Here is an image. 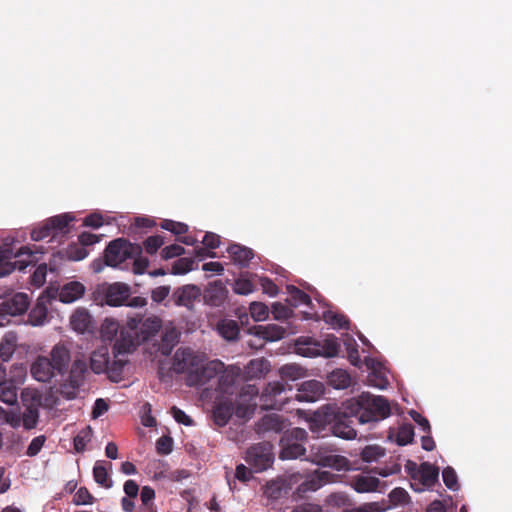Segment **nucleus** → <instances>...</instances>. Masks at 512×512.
<instances>
[{"mask_svg": "<svg viewBox=\"0 0 512 512\" xmlns=\"http://www.w3.org/2000/svg\"><path fill=\"white\" fill-rule=\"evenodd\" d=\"M289 392H292L291 386L287 388L282 381L268 383L259 397L261 408L281 410L292 398L299 402H316L324 395L325 387L318 380H308L299 385L294 395H288Z\"/></svg>", "mask_w": 512, "mask_h": 512, "instance_id": "obj_1", "label": "nucleus"}, {"mask_svg": "<svg viewBox=\"0 0 512 512\" xmlns=\"http://www.w3.org/2000/svg\"><path fill=\"white\" fill-rule=\"evenodd\" d=\"M347 410L354 414L356 421L360 424L378 422L391 414L390 404L386 398L365 392L357 399L349 401Z\"/></svg>", "mask_w": 512, "mask_h": 512, "instance_id": "obj_2", "label": "nucleus"}, {"mask_svg": "<svg viewBox=\"0 0 512 512\" xmlns=\"http://www.w3.org/2000/svg\"><path fill=\"white\" fill-rule=\"evenodd\" d=\"M135 254H142L139 244H132L125 238L114 239L105 248L103 260L95 259L92 262V269L95 273H100L104 266L123 269V263Z\"/></svg>", "mask_w": 512, "mask_h": 512, "instance_id": "obj_3", "label": "nucleus"}, {"mask_svg": "<svg viewBox=\"0 0 512 512\" xmlns=\"http://www.w3.org/2000/svg\"><path fill=\"white\" fill-rule=\"evenodd\" d=\"M336 447L326 443L313 444L310 447L307 460L322 466L335 469L337 471L348 470L349 460L341 455L336 454Z\"/></svg>", "mask_w": 512, "mask_h": 512, "instance_id": "obj_4", "label": "nucleus"}, {"mask_svg": "<svg viewBox=\"0 0 512 512\" xmlns=\"http://www.w3.org/2000/svg\"><path fill=\"white\" fill-rule=\"evenodd\" d=\"M308 433L305 429L294 427L283 432L280 438V458L283 460L297 459L305 455Z\"/></svg>", "mask_w": 512, "mask_h": 512, "instance_id": "obj_5", "label": "nucleus"}, {"mask_svg": "<svg viewBox=\"0 0 512 512\" xmlns=\"http://www.w3.org/2000/svg\"><path fill=\"white\" fill-rule=\"evenodd\" d=\"M32 252L27 247H21L17 252L9 245L0 246V277L12 273L14 270H25L32 262Z\"/></svg>", "mask_w": 512, "mask_h": 512, "instance_id": "obj_6", "label": "nucleus"}, {"mask_svg": "<svg viewBox=\"0 0 512 512\" xmlns=\"http://www.w3.org/2000/svg\"><path fill=\"white\" fill-rule=\"evenodd\" d=\"M245 461L254 472L270 468L274 462L272 445L268 442L257 443L246 451Z\"/></svg>", "mask_w": 512, "mask_h": 512, "instance_id": "obj_7", "label": "nucleus"}, {"mask_svg": "<svg viewBox=\"0 0 512 512\" xmlns=\"http://www.w3.org/2000/svg\"><path fill=\"white\" fill-rule=\"evenodd\" d=\"M331 431L336 437L352 440L357 436V432L354 428L355 416L347 410L343 413H336L331 409Z\"/></svg>", "mask_w": 512, "mask_h": 512, "instance_id": "obj_8", "label": "nucleus"}, {"mask_svg": "<svg viewBox=\"0 0 512 512\" xmlns=\"http://www.w3.org/2000/svg\"><path fill=\"white\" fill-rule=\"evenodd\" d=\"M258 388L255 385H246L233 398L236 407V416L239 418H249L253 415L257 406L256 398Z\"/></svg>", "mask_w": 512, "mask_h": 512, "instance_id": "obj_9", "label": "nucleus"}, {"mask_svg": "<svg viewBox=\"0 0 512 512\" xmlns=\"http://www.w3.org/2000/svg\"><path fill=\"white\" fill-rule=\"evenodd\" d=\"M29 307V298L25 293H16L0 303V326L9 322L10 316L21 315Z\"/></svg>", "mask_w": 512, "mask_h": 512, "instance_id": "obj_10", "label": "nucleus"}, {"mask_svg": "<svg viewBox=\"0 0 512 512\" xmlns=\"http://www.w3.org/2000/svg\"><path fill=\"white\" fill-rule=\"evenodd\" d=\"M223 369L224 364L221 361H211L205 365L201 362L190 375H187L186 384L188 386L205 385Z\"/></svg>", "mask_w": 512, "mask_h": 512, "instance_id": "obj_11", "label": "nucleus"}, {"mask_svg": "<svg viewBox=\"0 0 512 512\" xmlns=\"http://www.w3.org/2000/svg\"><path fill=\"white\" fill-rule=\"evenodd\" d=\"M201 362H203V357L196 354L192 349L179 348L174 354L172 366L176 373L190 375Z\"/></svg>", "mask_w": 512, "mask_h": 512, "instance_id": "obj_12", "label": "nucleus"}, {"mask_svg": "<svg viewBox=\"0 0 512 512\" xmlns=\"http://www.w3.org/2000/svg\"><path fill=\"white\" fill-rule=\"evenodd\" d=\"M127 325L131 330H139L143 339H148L158 333L162 327V321L157 316L143 319L141 315H136L128 319Z\"/></svg>", "mask_w": 512, "mask_h": 512, "instance_id": "obj_13", "label": "nucleus"}, {"mask_svg": "<svg viewBox=\"0 0 512 512\" xmlns=\"http://www.w3.org/2000/svg\"><path fill=\"white\" fill-rule=\"evenodd\" d=\"M17 376H12L0 385V401L13 406L17 404L18 386L23 382V369L15 367Z\"/></svg>", "mask_w": 512, "mask_h": 512, "instance_id": "obj_14", "label": "nucleus"}, {"mask_svg": "<svg viewBox=\"0 0 512 512\" xmlns=\"http://www.w3.org/2000/svg\"><path fill=\"white\" fill-rule=\"evenodd\" d=\"M136 336V330H131L129 327L128 329H121L113 345L114 357L117 358L120 355L131 353L137 345Z\"/></svg>", "mask_w": 512, "mask_h": 512, "instance_id": "obj_15", "label": "nucleus"}, {"mask_svg": "<svg viewBox=\"0 0 512 512\" xmlns=\"http://www.w3.org/2000/svg\"><path fill=\"white\" fill-rule=\"evenodd\" d=\"M30 372L33 378L39 382H48L58 375L50 359L45 356L37 357L31 365Z\"/></svg>", "mask_w": 512, "mask_h": 512, "instance_id": "obj_16", "label": "nucleus"}, {"mask_svg": "<svg viewBox=\"0 0 512 512\" xmlns=\"http://www.w3.org/2000/svg\"><path fill=\"white\" fill-rule=\"evenodd\" d=\"M234 413L236 414V407L233 397H223L215 403L213 409L214 421L218 426H225Z\"/></svg>", "mask_w": 512, "mask_h": 512, "instance_id": "obj_17", "label": "nucleus"}, {"mask_svg": "<svg viewBox=\"0 0 512 512\" xmlns=\"http://www.w3.org/2000/svg\"><path fill=\"white\" fill-rule=\"evenodd\" d=\"M200 296V288L193 284L184 285L178 288L173 294L175 304L178 306H184L188 309L193 308L194 302L198 300Z\"/></svg>", "mask_w": 512, "mask_h": 512, "instance_id": "obj_18", "label": "nucleus"}, {"mask_svg": "<svg viewBox=\"0 0 512 512\" xmlns=\"http://www.w3.org/2000/svg\"><path fill=\"white\" fill-rule=\"evenodd\" d=\"M130 296L128 285L120 282L111 284L105 292V302L109 306H121L125 304Z\"/></svg>", "mask_w": 512, "mask_h": 512, "instance_id": "obj_19", "label": "nucleus"}, {"mask_svg": "<svg viewBox=\"0 0 512 512\" xmlns=\"http://www.w3.org/2000/svg\"><path fill=\"white\" fill-rule=\"evenodd\" d=\"M51 363L58 375H64L67 372L71 361L70 350L63 343L56 344L51 350Z\"/></svg>", "mask_w": 512, "mask_h": 512, "instance_id": "obj_20", "label": "nucleus"}, {"mask_svg": "<svg viewBox=\"0 0 512 512\" xmlns=\"http://www.w3.org/2000/svg\"><path fill=\"white\" fill-rule=\"evenodd\" d=\"M70 325L74 331L83 334L93 329V320L87 309L77 308L70 317Z\"/></svg>", "mask_w": 512, "mask_h": 512, "instance_id": "obj_21", "label": "nucleus"}, {"mask_svg": "<svg viewBox=\"0 0 512 512\" xmlns=\"http://www.w3.org/2000/svg\"><path fill=\"white\" fill-rule=\"evenodd\" d=\"M227 289L221 280L209 283L205 291V300L211 306H220L227 297Z\"/></svg>", "mask_w": 512, "mask_h": 512, "instance_id": "obj_22", "label": "nucleus"}, {"mask_svg": "<svg viewBox=\"0 0 512 512\" xmlns=\"http://www.w3.org/2000/svg\"><path fill=\"white\" fill-rule=\"evenodd\" d=\"M288 426L286 420L277 414H269L264 416L258 424L259 432H275L282 433L286 431Z\"/></svg>", "mask_w": 512, "mask_h": 512, "instance_id": "obj_23", "label": "nucleus"}, {"mask_svg": "<svg viewBox=\"0 0 512 512\" xmlns=\"http://www.w3.org/2000/svg\"><path fill=\"white\" fill-rule=\"evenodd\" d=\"M331 477L332 475L327 471L316 470L299 485L298 490L302 493L316 491L324 484L328 483Z\"/></svg>", "mask_w": 512, "mask_h": 512, "instance_id": "obj_24", "label": "nucleus"}, {"mask_svg": "<svg viewBox=\"0 0 512 512\" xmlns=\"http://www.w3.org/2000/svg\"><path fill=\"white\" fill-rule=\"evenodd\" d=\"M227 252L231 260L241 267H247L254 257V252L252 249L240 244H231L228 247Z\"/></svg>", "mask_w": 512, "mask_h": 512, "instance_id": "obj_25", "label": "nucleus"}, {"mask_svg": "<svg viewBox=\"0 0 512 512\" xmlns=\"http://www.w3.org/2000/svg\"><path fill=\"white\" fill-rule=\"evenodd\" d=\"M111 468L112 463L105 461H96L93 467V478L95 482L106 489H110L113 486V481L108 473V470Z\"/></svg>", "mask_w": 512, "mask_h": 512, "instance_id": "obj_26", "label": "nucleus"}, {"mask_svg": "<svg viewBox=\"0 0 512 512\" xmlns=\"http://www.w3.org/2000/svg\"><path fill=\"white\" fill-rule=\"evenodd\" d=\"M380 481L370 475H356L351 479L352 488L358 493L373 492L378 488Z\"/></svg>", "mask_w": 512, "mask_h": 512, "instance_id": "obj_27", "label": "nucleus"}, {"mask_svg": "<svg viewBox=\"0 0 512 512\" xmlns=\"http://www.w3.org/2000/svg\"><path fill=\"white\" fill-rule=\"evenodd\" d=\"M85 292V287L80 282H69L65 284L59 293V300L63 303H72L79 299Z\"/></svg>", "mask_w": 512, "mask_h": 512, "instance_id": "obj_28", "label": "nucleus"}, {"mask_svg": "<svg viewBox=\"0 0 512 512\" xmlns=\"http://www.w3.org/2000/svg\"><path fill=\"white\" fill-rule=\"evenodd\" d=\"M109 363V353L106 347L94 351L90 357V368L96 374L106 372Z\"/></svg>", "mask_w": 512, "mask_h": 512, "instance_id": "obj_29", "label": "nucleus"}, {"mask_svg": "<svg viewBox=\"0 0 512 512\" xmlns=\"http://www.w3.org/2000/svg\"><path fill=\"white\" fill-rule=\"evenodd\" d=\"M180 333L174 326H166L160 343V351L163 355H169L173 347L178 343Z\"/></svg>", "mask_w": 512, "mask_h": 512, "instance_id": "obj_30", "label": "nucleus"}, {"mask_svg": "<svg viewBox=\"0 0 512 512\" xmlns=\"http://www.w3.org/2000/svg\"><path fill=\"white\" fill-rule=\"evenodd\" d=\"M87 372L85 360L76 359L69 372V383L73 388H79L84 382V376Z\"/></svg>", "mask_w": 512, "mask_h": 512, "instance_id": "obj_31", "label": "nucleus"}, {"mask_svg": "<svg viewBox=\"0 0 512 512\" xmlns=\"http://www.w3.org/2000/svg\"><path fill=\"white\" fill-rule=\"evenodd\" d=\"M270 371V363L264 358H256L249 361L246 373L250 378H260Z\"/></svg>", "mask_w": 512, "mask_h": 512, "instance_id": "obj_32", "label": "nucleus"}, {"mask_svg": "<svg viewBox=\"0 0 512 512\" xmlns=\"http://www.w3.org/2000/svg\"><path fill=\"white\" fill-rule=\"evenodd\" d=\"M48 308L42 301H38L28 314V323L32 326L44 325L47 321Z\"/></svg>", "mask_w": 512, "mask_h": 512, "instance_id": "obj_33", "label": "nucleus"}, {"mask_svg": "<svg viewBox=\"0 0 512 512\" xmlns=\"http://www.w3.org/2000/svg\"><path fill=\"white\" fill-rule=\"evenodd\" d=\"M49 225L53 228L56 236L58 234H66L69 232V224L74 221V216L69 213H64L48 218Z\"/></svg>", "mask_w": 512, "mask_h": 512, "instance_id": "obj_34", "label": "nucleus"}, {"mask_svg": "<svg viewBox=\"0 0 512 512\" xmlns=\"http://www.w3.org/2000/svg\"><path fill=\"white\" fill-rule=\"evenodd\" d=\"M420 481L424 486L431 487L438 481L439 469L428 462L420 465Z\"/></svg>", "mask_w": 512, "mask_h": 512, "instance_id": "obj_35", "label": "nucleus"}, {"mask_svg": "<svg viewBox=\"0 0 512 512\" xmlns=\"http://www.w3.org/2000/svg\"><path fill=\"white\" fill-rule=\"evenodd\" d=\"M331 408H327L325 411H317L309 422V427L312 432L321 433L326 424L331 422Z\"/></svg>", "mask_w": 512, "mask_h": 512, "instance_id": "obj_36", "label": "nucleus"}, {"mask_svg": "<svg viewBox=\"0 0 512 512\" xmlns=\"http://www.w3.org/2000/svg\"><path fill=\"white\" fill-rule=\"evenodd\" d=\"M217 330L226 340H235L240 332L238 323L232 319L221 320L217 324Z\"/></svg>", "mask_w": 512, "mask_h": 512, "instance_id": "obj_37", "label": "nucleus"}, {"mask_svg": "<svg viewBox=\"0 0 512 512\" xmlns=\"http://www.w3.org/2000/svg\"><path fill=\"white\" fill-rule=\"evenodd\" d=\"M329 383L336 389H345L351 385L350 375L342 369H337L330 373Z\"/></svg>", "mask_w": 512, "mask_h": 512, "instance_id": "obj_38", "label": "nucleus"}, {"mask_svg": "<svg viewBox=\"0 0 512 512\" xmlns=\"http://www.w3.org/2000/svg\"><path fill=\"white\" fill-rule=\"evenodd\" d=\"M323 320L331 325L333 328L339 329H348L349 328V320L343 314L333 312L331 310L325 311L323 313Z\"/></svg>", "mask_w": 512, "mask_h": 512, "instance_id": "obj_39", "label": "nucleus"}, {"mask_svg": "<svg viewBox=\"0 0 512 512\" xmlns=\"http://www.w3.org/2000/svg\"><path fill=\"white\" fill-rule=\"evenodd\" d=\"M385 453V448L380 445H367L361 450L360 457L364 462L370 463L378 461Z\"/></svg>", "mask_w": 512, "mask_h": 512, "instance_id": "obj_40", "label": "nucleus"}, {"mask_svg": "<svg viewBox=\"0 0 512 512\" xmlns=\"http://www.w3.org/2000/svg\"><path fill=\"white\" fill-rule=\"evenodd\" d=\"M320 346L322 349L321 354L328 358L337 356L340 350L338 338L334 335H328L325 339H323Z\"/></svg>", "mask_w": 512, "mask_h": 512, "instance_id": "obj_41", "label": "nucleus"}, {"mask_svg": "<svg viewBox=\"0 0 512 512\" xmlns=\"http://www.w3.org/2000/svg\"><path fill=\"white\" fill-rule=\"evenodd\" d=\"M15 347V337L6 335L0 343V358L2 361H8L12 357Z\"/></svg>", "mask_w": 512, "mask_h": 512, "instance_id": "obj_42", "label": "nucleus"}, {"mask_svg": "<svg viewBox=\"0 0 512 512\" xmlns=\"http://www.w3.org/2000/svg\"><path fill=\"white\" fill-rule=\"evenodd\" d=\"M39 418L38 408L31 404L26 407L23 413V426L25 429L30 430L36 427Z\"/></svg>", "mask_w": 512, "mask_h": 512, "instance_id": "obj_43", "label": "nucleus"}, {"mask_svg": "<svg viewBox=\"0 0 512 512\" xmlns=\"http://www.w3.org/2000/svg\"><path fill=\"white\" fill-rule=\"evenodd\" d=\"M91 438L92 429L90 426H87L74 437V449L77 452H83L86 448L87 443L91 441Z\"/></svg>", "mask_w": 512, "mask_h": 512, "instance_id": "obj_44", "label": "nucleus"}, {"mask_svg": "<svg viewBox=\"0 0 512 512\" xmlns=\"http://www.w3.org/2000/svg\"><path fill=\"white\" fill-rule=\"evenodd\" d=\"M54 237H56V233H54L53 228L49 225V219H47L41 226L34 228L31 232V238L34 241H41L45 238Z\"/></svg>", "mask_w": 512, "mask_h": 512, "instance_id": "obj_45", "label": "nucleus"}, {"mask_svg": "<svg viewBox=\"0 0 512 512\" xmlns=\"http://www.w3.org/2000/svg\"><path fill=\"white\" fill-rule=\"evenodd\" d=\"M304 370L296 364H287L280 368V375L282 380L291 379L296 380L303 376Z\"/></svg>", "mask_w": 512, "mask_h": 512, "instance_id": "obj_46", "label": "nucleus"}, {"mask_svg": "<svg viewBox=\"0 0 512 512\" xmlns=\"http://www.w3.org/2000/svg\"><path fill=\"white\" fill-rule=\"evenodd\" d=\"M161 228L172 232L175 235L181 236L188 232V226L182 222L165 219L160 224Z\"/></svg>", "mask_w": 512, "mask_h": 512, "instance_id": "obj_47", "label": "nucleus"}, {"mask_svg": "<svg viewBox=\"0 0 512 512\" xmlns=\"http://www.w3.org/2000/svg\"><path fill=\"white\" fill-rule=\"evenodd\" d=\"M119 331V323L115 321L114 319H105L102 328L101 333L102 336L107 340H113L118 336Z\"/></svg>", "mask_w": 512, "mask_h": 512, "instance_id": "obj_48", "label": "nucleus"}, {"mask_svg": "<svg viewBox=\"0 0 512 512\" xmlns=\"http://www.w3.org/2000/svg\"><path fill=\"white\" fill-rule=\"evenodd\" d=\"M194 260L191 258H179L172 265L171 273L174 275H182L193 269Z\"/></svg>", "mask_w": 512, "mask_h": 512, "instance_id": "obj_49", "label": "nucleus"}, {"mask_svg": "<svg viewBox=\"0 0 512 512\" xmlns=\"http://www.w3.org/2000/svg\"><path fill=\"white\" fill-rule=\"evenodd\" d=\"M414 429L410 424L402 425L397 433L396 442L398 445L404 446L413 441Z\"/></svg>", "mask_w": 512, "mask_h": 512, "instance_id": "obj_50", "label": "nucleus"}, {"mask_svg": "<svg viewBox=\"0 0 512 512\" xmlns=\"http://www.w3.org/2000/svg\"><path fill=\"white\" fill-rule=\"evenodd\" d=\"M261 335L269 341H276L284 337L285 329L278 325H267L262 327Z\"/></svg>", "mask_w": 512, "mask_h": 512, "instance_id": "obj_51", "label": "nucleus"}, {"mask_svg": "<svg viewBox=\"0 0 512 512\" xmlns=\"http://www.w3.org/2000/svg\"><path fill=\"white\" fill-rule=\"evenodd\" d=\"M290 298L293 306H298L300 304L310 305L311 298L310 296L302 291L301 289L292 286L289 288Z\"/></svg>", "mask_w": 512, "mask_h": 512, "instance_id": "obj_52", "label": "nucleus"}, {"mask_svg": "<svg viewBox=\"0 0 512 512\" xmlns=\"http://www.w3.org/2000/svg\"><path fill=\"white\" fill-rule=\"evenodd\" d=\"M249 311L251 317L255 321H263L268 317V307L261 302H253L250 304Z\"/></svg>", "mask_w": 512, "mask_h": 512, "instance_id": "obj_53", "label": "nucleus"}, {"mask_svg": "<svg viewBox=\"0 0 512 512\" xmlns=\"http://www.w3.org/2000/svg\"><path fill=\"white\" fill-rule=\"evenodd\" d=\"M164 244V237L161 235H154L149 236L144 242L143 246L145 248V251L153 255L155 254L158 249Z\"/></svg>", "mask_w": 512, "mask_h": 512, "instance_id": "obj_54", "label": "nucleus"}, {"mask_svg": "<svg viewBox=\"0 0 512 512\" xmlns=\"http://www.w3.org/2000/svg\"><path fill=\"white\" fill-rule=\"evenodd\" d=\"M442 478L447 488L451 490H457L459 488L457 475L452 467H446L443 470Z\"/></svg>", "mask_w": 512, "mask_h": 512, "instance_id": "obj_55", "label": "nucleus"}, {"mask_svg": "<svg viewBox=\"0 0 512 512\" xmlns=\"http://www.w3.org/2000/svg\"><path fill=\"white\" fill-rule=\"evenodd\" d=\"M389 499L393 505H400L407 503L410 496L405 489L398 487L389 493Z\"/></svg>", "mask_w": 512, "mask_h": 512, "instance_id": "obj_56", "label": "nucleus"}, {"mask_svg": "<svg viewBox=\"0 0 512 512\" xmlns=\"http://www.w3.org/2000/svg\"><path fill=\"white\" fill-rule=\"evenodd\" d=\"M45 442H46V437L44 435H39V436L33 438L26 450V455L29 457L36 456L41 451Z\"/></svg>", "mask_w": 512, "mask_h": 512, "instance_id": "obj_57", "label": "nucleus"}, {"mask_svg": "<svg viewBox=\"0 0 512 512\" xmlns=\"http://www.w3.org/2000/svg\"><path fill=\"white\" fill-rule=\"evenodd\" d=\"M185 253V249L178 244H171L169 246L164 247L161 250V257L164 260H168L174 257L181 256Z\"/></svg>", "mask_w": 512, "mask_h": 512, "instance_id": "obj_58", "label": "nucleus"}, {"mask_svg": "<svg viewBox=\"0 0 512 512\" xmlns=\"http://www.w3.org/2000/svg\"><path fill=\"white\" fill-rule=\"evenodd\" d=\"M93 496L86 487H80L74 495V503L77 505L92 504Z\"/></svg>", "mask_w": 512, "mask_h": 512, "instance_id": "obj_59", "label": "nucleus"}, {"mask_svg": "<svg viewBox=\"0 0 512 512\" xmlns=\"http://www.w3.org/2000/svg\"><path fill=\"white\" fill-rule=\"evenodd\" d=\"M233 290L236 294L247 295L254 290V286L250 280L238 279L234 283Z\"/></svg>", "mask_w": 512, "mask_h": 512, "instance_id": "obj_60", "label": "nucleus"}, {"mask_svg": "<svg viewBox=\"0 0 512 512\" xmlns=\"http://www.w3.org/2000/svg\"><path fill=\"white\" fill-rule=\"evenodd\" d=\"M133 259V272L135 274H143L149 266V260L142 257L141 254H135Z\"/></svg>", "mask_w": 512, "mask_h": 512, "instance_id": "obj_61", "label": "nucleus"}, {"mask_svg": "<svg viewBox=\"0 0 512 512\" xmlns=\"http://www.w3.org/2000/svg\"><path fill=\"white\" fill-rule=\"evenodd\" d=\"M171 414L173 418L180 424H183L185 426H191L193 425V420L191 417H189L183 410L180 408L173 406L171 408Z\"/></svg>", "mask_w": 512, "mask_h": 512, "instance_id": "obj_62", "label": "nucleus"}, {"mask_svg": "<svg viewBox=\"0 0 512 512\" xmlns=\"http://www.w3.org/2000/svg\"><path fill=\"white\" fill-rule=\"evenodd\" d=\"M272 313L275 319L283 320L288 319L292 311L290 308L281 303H274L272 306Z\"/></svg>", "mask_w": 512, "mask_h": 512, "instance_id": "obj_63", "label": "nucleus"}, {"mask_svg": "<svg viewBox=\"0 0 512 512\" xmlns=\"http://www.w3.org/2000/svg\"><path fill=\"white\" fill-rule=\"evenodd\" d=\"M381 508L377 502L365 503L359 507L345 508L342 512H379Z\"/></svg>", "mask_w": 512, "mask_h": 512, "instance_id": "obj_64", "label": "nucleus"}]
</instances>
